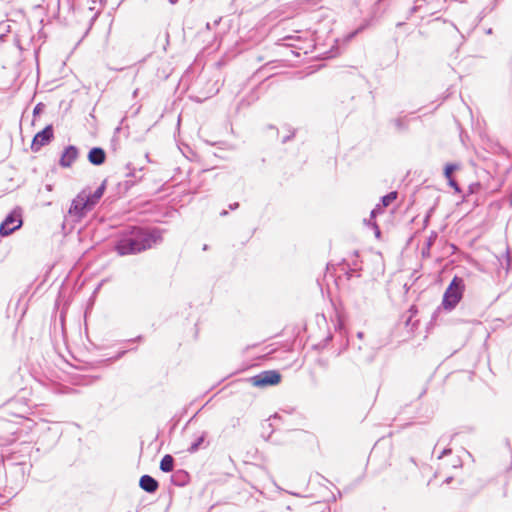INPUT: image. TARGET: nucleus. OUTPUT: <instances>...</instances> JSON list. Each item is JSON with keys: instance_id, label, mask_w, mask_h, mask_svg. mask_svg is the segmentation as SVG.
<instances>
[{"instance_id": "nucleus-1", "label": "nucleus", "mask_w": 512, "mask_h": 512, "mask_svg": "<svg viewBox=\"0 0 512 512\" xmlns=\"http://www.w3.org/2000/svg\"><path fill=\"white\" fill-rule=\"evenodd\" d=\"M161 241L162 234L158 228L128 226L118 233L113 248L120 256L135 255Z\"/></svg>"}, {"instance_id": "nucleus-2", "label": "nucleus", "mask_w": 512, "mask_h": 512, "mask_svg": "<svg viewBox=\"0 0 512 512\" xmlns=\"http://www.w3.org/2000/svg\"><path fill=\"white\" fill-rule=\"evenodd\" d=\"M464 290L465 283L463 278L454 276L443 295L442 306L444 309L448 311L453 310L461 301Z\"/></svg>"}, {"instance_id": "nucleus-3", "label": "nucleus", "mask_w": 512, "mask_h": 512, "mask_svg": "<svg viewBox=\"0 0 512 512\" xmlns=\"http://www.w3.org/2000/svg\"><path fill=\"white\" fill-rule=\"evenodd\" d=\"M94 208L79 193L71 202L70 208L65 215V223H79Z\"/></svg>"}, {"instance_id": "nucleus-4", "label": "nucleus", "mask_w": 512, "mask_h": 512, "mask_svg": "<svg viewBox=\"0 0 512 512\" xmlns=\"http://www.w3.org/2000/svg\"><path fill=\"white\" fill-rule=\"evenodd\" d=\"M281 374L277 370H265L249 378V382L260 388L275 386L281 382Z\"/></svg>"}, {"instance_id": "nucleus-5", "label": "nucleus", "mask_w": 512, "mask_h": 512, "mask_svg": "<svg viewBox=\"0 0 512 512\" xmlns=\"http://www.w3.org/2000/svg\"><path fill=\"white\" fill-rule=\"evenodd\" d=\"M22 215L20 209L11 211L0 224V236L7 237L22 226Z\"/></svg>"}, {"instance_id": "nucleus-6", "label": "nucleus", "mask_w": 512, "mask_h": 512, "mask_svg": "<svg viewBox=\"0 0 512 512\" xmlns=\"http://www.w3.org/2000/svg\"><path fill=\"white\" fill-rule=\"evenodd\" d=\"M54 138V129L51 124L45 126L35 134L31 143V150L38 152L43 146L48 145Z\"/></svg>"}, {"instance_id": "nucleus-7", "label": "nucleus", "mask_w": 512, "mask_h": 512, "mask_svg": "<svg viewBox=\"0 0 512 512\" xmlns=\"http://www.w3.org/2000/svg\"><path fill=\"white\" fill-rule=\"evenodd\" d=\"M79 156V149L75 145H68L64 148L59 159L62 168H70Z\"/></svg>"}, {"instance_id": "nucleus-8", "label": "nucleus", "mask_w": 512, "mask_h": 512, "mask_svg": "<svg viewBox=\"0 0 512 512\" xmlns=\"http://www.w3.org/2000/svg\"><path fill=\"white\" fill-rule=\"evenodd\" d=\"M440 0H415L414 5L410 9V13L414 14L416 12L425 9L426 14L434 15L437 12L438 6L435 5V2H439Z\"/></svg>"}, {"instance_id": "nucleus-9", "label": "nucleus", "mask_w": 512, "mask_h": 512, "mask_svg": "<svg viewBox=\"0 0 512 512\" xmlns=\"http://www.w3.org/2000/svg\"><path fill=\"white\" fill-rule=\"evenodd\" d=\"M106 189V181H104L94 192H87L82 190L81 195L88 201V203L94 208L99 200L102 198Z\"/></svg>"}, {"instance_id": "nucleus-10", "label": "nucleus", "mask_w": 512, "mask_h": 512, "mask_svg": "<svg viewBox=\"0 0 512 512\" xmlns=\"http://www.w3.org/2000/svg\"><path fill=\"white\" fill-rule=\"evenodd\" d=\"M208 436L207 431H202L200 433L194 434V439L191 442L190 446L187 448V451L191 454L196 453L199 449L207 447L209 442L206 441Z\"/></svg>"}, {"instance_id": "nucleus-11", "label": "nucleus", "mask_w": 512, "mask_h": 512, "mask_svg": "<svg viewBox=\"0 0 512 512\" xmlns=\"http://www.w3.org/2000/svg\"><path fill=\"white\" fill-rule=\"evenodd\" d=\"M87 159L92 165L100 166L105 163L106 152L101 147H93L89 150Z\"/></svg>"}, {"instance_id": "nucleus-12", "label": "nucleus", "mask_w": 512, "mask_h": 512, "mask_svg": "<svg viewBox=\"0 0 512 512\" xmlns=\"http://www.w3.org/2000/svg\"><path fill=\"white\" fill-rule=\"evenodd\" d=\"M139 486L147 493H155L159 487L158 481L150 475L140 477Z\"/></svg>"}, {"instance_id": "nucleus-13", "label": "nucleus", "mask_w": 512, "mask_h": 512, "mask_svg": "<svg viewBox=\"0 0 512 512\" xmlns=\"http://www.w3.org/2000/svg\"><path fill=\"white\" fill-rule=\"evenodd\" d=\"M190 481L189 473L184 469L173 471L171 475V483L177 487H184Z\"/></svg>"}, {"instance_id": "nucleus-14", "label": "nucleus", "mask_w": 512, "mask_h": 512, "mask_svg": "<svg viewBox=\"0 0 512 512\" xmlns=\"http://www.w3.org/2000/svg\"><path fill=\"white\" fill-rule=\"evenodd\" d=\"M174 464H175V459L173 458V456L170 454H166L162 457V459L160 461L159 468L162 472H165V473L173 472Z\"/></svg>"}, {"instance_id": "nucleus-15", "label": "nucleus", "mask_w": 512, "mask_h": 512, "mask_svg": "<svg viewBox=\"0 0 512 512\" xmlns=\"http://www.w3.org/2000/svg\"><path fill=\"white\" fill-rule=\"evenodd\" d=\"M258 95L255 92H252L247 97H244L240 100V102L236 106V112H240L244 108H248L250 105H252L255 101H257Z\"/></svg>"}, {"instance_id": "nucleus-16", "label": "nucleus", "mask_w": 512, "mask_h": 512, "mask_svg": "<svg viewBox=\"0 0 512 512\" xmlns=\"http://www.w3.org/2000/svg\"><path fill=\"white\" fill-rule=\"evenodd\" d=\"M438 237V234L437 232L435 231H432L429 235V237L427 238L426 240V243H425V246L422 248V255L424 257L426 256H429L430 254V249L431 247L433 246V244L435 243L436 239Z\"/></svg>"}, {"instance_id": "nucleus-17", "label": "nucleus", "mask_w": 512, "mask_h": 512, "mask_svg": "<svg viewBox=\"0 0 512 512\" xmlns=\"http://www.w3.org/2000/svg\"><path fill=\"white\" fill-rule=\"evenodd\" d=\"M397 197H398V192L391 191L381 197L379 204L384 209V208L388 207L391 203H393L397 199Z\"/></svg>"}, {"instance_id": "nucleus-18", "label": "nucleus", "mask_w": 512, "mask_h": 512, "mask_svg": "<svg viewBox=\"0 0 512 512\" xmlns=\"http://www.w3.org/2000/svg\"><path fill=\"white\" fill-rule=\"evenodd\" d=\"M392 123L394 124L398 132H404L408 129V122L406 120V117L396 118L392 120Z\"/></svg>"}, {"instance_id": "nucleus-19", "label": "nucleus", "mask_w": 512, "mask_h": 512, "mask_svg": "<svg viewBox=\"0 0 512 512\" xmlns=\"http://www.w3.org/2000/svg\"><path fill=\"white\" fill-rule=\"evenodd\" d=\"M459 169V165L456 163H448L444 167V176L447 180L452 179L453 173Z\"/></svg>"}, {"instance_id": "nucleus-20", "label": "nucleus", "mask_w": 512, "mask_h": 512, "mask_svg": "<svg viewBox=\"0 0 512 512\" xmlns=\"http://www.w3.org/2000/svg\"><path fill=\"white\" fill-rule=\"evenodd\" d=\"M383 210H384V209L381 207V205H380V204H377V205L375 206V208H374V209H372V211H371V213H370V220H369V224H370V223H372V222H371V221H372V219H374L378 214L383 213Z\"/></svg>"}, {"instance_id": "nucleus-21", "label": "nucleus", "mask_w": 512, "mask_h": 512, "mask_svg": "<svg viewBox=\"0 0 512 512\" xmlns=\"http://www.w3.org/2000/svg\"><path fill=\"white\" fill-rule=\"evenodd\" d=\"M448 184L451 188H453L455 193H461V188L459 184L453 178L448 180Z\"/></svg>"}, {"instance_id": "nucleus-22", "label": "nucleus", "mask_w": 512, "mask_h": 512, "mask_svg": "<svg viewBox=\"0 0 512 512\" xmlns=\"http://www.w3.org/2000/svg\"><path fill=\"white\" fill-rule=\"evenodd\" d=\"M506 260H507V266L508 270L512 272V249H508L506 252Z\"/></svg>"}, {"instance_id": "nucleus-23", "label": "nucleus", "mask_w": 512, "mask_h": 512, "mask_svg": "<svg viewBox=\"0 0 512 512\" xmlns=\"http://www.w3.org/2000/svg\"><path fill=\"white\" fill-rule=\"evenodd\" d=\"M127 353V350L119 351L114 357L109 358L107 361H117L121 359L125 354Z\"/></svg>"}, {"instance_id": "nucleus-24", "label": "nucleus", "mask_w": 512, "mask_h": 512, "mask_svg": "<svg viewBox=\"0 0 512 512\" xmlns=\"http://www.w3.org/2000/svg\"><path fill=\"white\" fill-rule=\"evenodd\" d=\"M294 137H295V130L291 131V133L289 135L283 137L282 143L285 144L288 141H290L291 139H293Z\"/></svg>"}, {"instance_id": "nucleus-25", "label": "nucleus", "mask_w": 512, "mask_h": 512, "mask_svg": "<svg viewBox=\"0 0 512 512\" xmlns=\"http://www.w3.org/2000/svg\"><path fill=\"white\" fill-rule=\"evenodd\" d=\"M451 452L452 450L450 448H444L437 458L442 459L444 456L450 454Z\"/></svg>"}, {"instance_id": "nucleus-26", "label": "nucleus", "mask_w": 512, "mask_h": 512, "mask_svg": "<svg viewBox=\"0 0 512 512\" xmlns=\"http://www.w3.org/2000/svg\"><path fill=\"white\" fill-rule=\"evenodd\" d=\"M43 109V104L42 103H38L34 109H33V113L36 115V114H39Z\"/></svg>"}, {"instance_id": "nucleus-27", "label": "nucleus", "mask_w": 512, "mask_h": 512, "mask_svg": "<svg viewBox=\"0 0 512 512\" xmlns=\"http://www.w3.org/2000/svg\"><path fill=\"white\" fill-rule=\"evenodd\" d=\"M127 169L129 170V172L126 174V176L127 177H135V173H134L135 169H131L129 164L127 165Z\"/></svg>"}, {"instance_id": "nucleus-28", "label": "nucleus", "mask_w": 512, "mask_h": 512, "mask_svg": "<svg viewBox=\"0 0 512 512\" xmlns=\"http://www.w3.org/2000/svg\"><path fill=\"white\" fill-rule=\"evenodd\" d=\"M354 273H356V269L350 268L348 271H346L345 274L347 275V279H350Z\"/></svg>"}, {"instance_id": "nucleus-29", "label": "nucleus", "mask_w": 512, "mask_h": 512, "mask_svg": "<svg viewBox=\"0 0 512 512\" xmlns=\"http://www.w3.org/2000/svg\"><path fill=\"white\" fill-rule=\"evenodd\" d=\"M371 224H372V226H373V227H374V229H375V235H376L377 237H379V235H380V229H379L378 225H377L375 222H373V223H371Z\"/></svg>"}, {"instance_id": "nucleus-30", "label": "nucleus", "mask_w": 512, "mask_h": 512, "mask_svg": "<svg viewBox=\"0 0 512 512\" xmlns=\"http://www.w3.org/2000/svg\"><path fill=\"white\" fill-rule=\"evenodd\" d=\"M238 207H239V203L238 202H234V203L229 204V209H231V210H236Z\"/></svg>"}, {"instance_id": "nucleus-31", "label": "nucleus", "mask_w": 512, "mask_h": 512, "mask_svg": "<svg viewBox=\"0 0 512 512\" xmlns=\"http://www.w3.org/2000/svg\"><path fill=\"white\" fill-rule=\"evenodd\" d=\"M412 316L413 314H411L405 321V324L406 326H409L410 324L412 325V327L414 326V323L412 324Z\"/></svg>"}, {"instance_id": "nucleus-32", "label": "nucleus", "mask_w": 512, "mask_h": 512, "mask_svg": "<svg viewBox=\"0 0 512 512\" xmlns=\"http://www.w3.org/2000/svg\"><path fill=\"white\" fill-rule=\"evenodd\" d=\"M429 221H430L429 215H425L424 220H423L424 228H426L428 226Z\"/></svg>"}, {"instance_id": "nucleus-33", "label": "nucleus", "mask_w": 512, "mask_h": 512, "mask_svg": "<svg viewBox=\"0 0 512 512\" xmlns=\"http://www.w3.org/2000/svg\"><path fill=\"white\" fill-rule=\"evenodd\" d=\"M435 211V206H432L431 208H429V210L427 211L426 215H429V218L432 217L433 213Z\"/></svg>"}, {"instance_id": "nucleus-34", "label": "nucleus", "mask_w": 512, "mask_h": 512, "mask_svg": "<svg viewBox=\"0 0 512 512\" xmlns=\"http://www.w3.org/2000/svg\"><path fill=\"white\" fill-rule=\"evenodd\" d=\"M143 338L142 336H137L136 338H133V339H129L128 342H139L141 341Z\"/></svg>"}, {"instance_id": "nucleus-35", "label": "nucleus", "mask_w": 512, "mask_h": 512, "mask_svg": "<svg viewBox=\"0 0 512 512\" xmlns=\"http://www.w3.org/2000/svg\"><path fill=\"white\" fill-rule=\"evenodd\" d=\"M332 340V335H328L323 341V346L327 345L329 341Z\"/></svg>"}, {"instance_id": "nucleus-36", "label": "nucleus", "mask_w": 512, "mask_h": 512, "mask_svg": "<svg viewBox=\"0 0 512 512\" xmlns=\"http://www.w3.org/2000/svg\"><path fill=\"white\" fill-rule=\"evenodd\" d=\"M5 38H6V33L5 32H1L0 33V43L4 42Z\"/></svg>"}, {"instance_id": "nucleus-37", "label": "nucleus", "mask_w": 512, "mask_h": 512, "mask_svg": "<svg viewBox=\"0 0 512 512\" xmlns=\"http://www.w3.org/2000/svg\"><path fill=\"white\" fill-rule=\"evenodd\" d=\"M134 184V182L130 181V180H127L125 181V186L126 188H129L130 186H132Z\"/></svg>"}, {"instance_id": "nucleus-38", "label": "nucleus", "mask_w": 512, "mask_h": 512, "mask_svg": "<svg viewBox=\"0 0 512 512\" xmlns=\"http://www.w3.org/2000/svg\"><path fill=\"white\" fill-rule=\"evenodd\" d=\"M227 215H228V211H227V210H222V211L220 212V216H221V217H225V216H227Z\"/></svg>"}, {"instance_id": "nucleus-39", "label": "nucleus", "mask_w": 512, "mask_h": 512, "mask_svg": "<svg viewBox=\"0 0 512 512\" xmlns=\"http://www.w3.org/2000/svg\"><path fill=\"white\" fill-rule=\"evenodd\" d=\"M98 14H99V13H98V12H96V13L92 16V18H91V24L96 20V18L98 17Z\"/></svg>"}, {"instance_id": "nucleus-40", "label": "nucleus", "mask_w": 512, "mask_h": 512, "mask_svg": "<svg viewBox=\"0 0 512 512\" xmlns=\"http://www.w3.org/2000/svg\"><path fill=\"white\" fill-rule=\"evenodd\" d=\"M409 462H410L411 464H413L414 466H417V463H416V461H415V459H414L413 457H410V458H409Z\"/></svg>"}, {"instance_id": "nucleus-41", "label": "nucleus", "mask_w": 512, "mask_h": 512, "mask_svg": "<svg viewBox=\"0 0 512 512\" xmlns=\"http://www.w3.org/2000/svg\"><path fill=\"white\" fill-rule=\"evenodd\" d=\"M363 337H364V333L363 332L360 331V332L357 333V338L358 339H362Z\"/></svg>"}, {"instance_id": "nucleus-42", "label": "nucleus", "mask_w": 512, "mask_h": 512, "mask_svg": "<svg viewBox=\"0 0 512 512\" xmlns=\"http://www.w3.org/2000/svg\"><path fill=\"white\" fill-rule=\"evenodd\" d=\"M452 480V477H447L444 481V483L449 484Z\"/></svg>"}, {"instance_id": "nucleus-43", "label": "nucleus", "mask_w": 512, "mask_h": 512, "mask_svg": "<svg viewBox=\"0 0 512 512\" xmlns=\"http://www.w3.org/2000/svg\"><path fill=\"white\" fill-rule=\"evenodd\" d=\"M170 4L174 5L176 3H178L179 0H168Z\"/></svg>"}, {"instance_id": "nucleus-44", "label": "nucleus", "mask_w": 512, "mask_h": 512, "mask_svg": "<svg viewBox=\"0 0 512 512\" xmlns=\"http://www.w3.org/2000/svg\"><path fill=\"white\" fill-rule=\"evenodd\" d=\"M278 418H280V416H279L277 413H276V414H274V415H273V417H272V419H273V420H276V419H278Z\"/></svg>"}, {"instance_id": "nucleus-45", "label": "nucleus", "mask_w": 512, "mask_h": 512, "mask_svg": "<svg viewBox=\"0 0 512 512\" xmlns=\"http://www.w3.org/2000/svg\"><path fill=\"white\" fill-rule=\"evenodd\" d=\"M197 414H198V412L191 419H189L188 423H191L194 420V418L196 417Z\"/></svg>"}, {"instance_id": "nucleus-46", "label": "nucleus", "mask_w": 512, "mask_h": 512, "mask_svg": "<svg viewBox=\"0 0 512 512\" xmlns=\"http://www.w3.org/2000/svg\"><path fill=\"white\" fill-rule=\"evenodd\" d=\"M203 250H204V251L208 250V245H207V244H204V245H203Z\"/></svg>"}, {"instance_id": "nucleus-47", "label": "nucleus", "mask_w": 512, "mask_h": 512, "mask_svg": "<svg viewBox=\"0 0 512 512\" xmlns=\"http://www.w3.org/2000/svg\"><path fill=\"white\" fill-rule=\"evenodd\" d=\"M487 34H492V29L489 28L487 31H486Z\"/></svg>"}, {"instance_id": "nucleus-48", "label": "nucleus", "mask_w": 512, "mask_h": 512, "mask_svg": "<svg viewBox=\"0 0 512 512\" xmlns=\"http://www.w3.org/2000/svg\"><path fill=\"white\" fill-rule=\"evenodd\" d=\"M10 25H6L5 32H9Z\"/></svg>"}, {"instance_id": "nucleus-49", "label": "nucleus", "mask_w": 512, "mask_h": 512, "mask_svg": "<svg viewBox=\"0 0 512 512\" xmlns=\"http://www.w3.org/2000/svg\"><path fill=\"white\" fill-rule=\"evenodd\" d=\"M46 188H47V190H49V191H51V190H52L51 185H47V186H46Z\"/></svg>"}, {"instance_id": "nucleus-50", "label": "nucleus", "mask_w": 512, "mask_h": 512, "mask_svg": "<svg viewBox=\"0 0 512 512\" xmlns=\"http://www.w3.org/2000/svg\"><path fill=\"white\" fill-rule=\"evenodd\" d=\"M440 442H444V437H441V438L439 439L438 444H439Z\"/></svg>"}, {"instance_id": "nucleus-51", "label": "nucleus", "mask_w": 512, "mask_h": 512, "mask_svg": "<svg viewBox=\"0 0 512 512\" xmlns=\"http://www.w3.org/2000/svg\"><path fill=\"white\" fill-rule=\"evenodd\" d=\"M356 32H353L352 34L349 35V38H352L353 36H355Z\"/></svg>"}, {"instance_id": "nucleus-52", "label": "nucleus", "mask_w": 512, "mask_h": 512, "mask_svg": "<svg viewBox=\"0 0 512 512\" xmlns=\"http://www.w3.org/2000/svg\"><path fill=\"white\" fill-rule=\"evenodd\" d=\"M411 313L416 312V310H413V307L409 310Z\"/></svg>"}, {"instance_id": "nucleus-53", "label": "nucleus", "mask_w": 512, "mask_h": 512, "mask_svg": "<svg viewBox=\"0 0 512 512\" xmlns=\"http://www.w3.org/2000/svg\"><path fill=\"white\" fill-rule=\"evenodd\" d=\"M438 447V444H435V446L433 447V450H436Z\"/></svg>"}, {"instance_id": "nucleus-54", "label": "nucleus", "mask_w": 512, "mask_h": 512, "mask_svg": "<svg viewBox=\"0 0 512 512\" xmlns=\"http://www.w3.org/2000/svg\"><path fill=\"white\" fill-rule=\"evenodd\" d=\"M438 447V444H435V446L433 447V450H436Z\"/></svg>"}, {"instance_id": "nucleus-55", "label": "nucleus", "mask_w": 512, "mask_h": 512, "mask_svg": "<svg viewBox=\"0 0 512 512\" xmlns=\"http://www.w3.org/2000/svg\"><path fill=\"white\" fill-rule=\"evenodd\" d=\"M438 447V444H435V446L433 447V450H436Z\"/></svg>"}, {"instance_id": "nucleus-56", "label": "nucleus", "mask_w": 512, "mask_h": 512, "mask_svg": "<svg viewBox=\"0 0 512 512\" xmlns=\"http://www.w3.org/2000/svg\"><path fill=\"white\" fill-rule=\"evenodd\" d=\"M447 0H443V2L445 3Z\"/></svg>"}, {"instance_id": "nucleus-57", "label": "nucleus", "mask_w": 512, "mask_h": 512, "mask_svg": "<svg viewBox=\"0 0 512 512\" xmlns=\"http://www.w3.org/2000/svg\"><path fill=\"white\" fill-rule=\"evenodd\" d=\"M511 205H512V198H511Z\"/></svg>"}, {"instance_id": "nucleus-58", "label": "nucleus", "mask_w": 512, "mask_h": 512, "mask_svg": "<svg viewBox=\"0 0 512 512\" xmlns=\"http://www.w3.org/2000/svg\"><path fill=\"white\" fill-rule=\"evenodd\" d=\"M128 512H131V511H128Z\"/></svg>"}]
</instances>
